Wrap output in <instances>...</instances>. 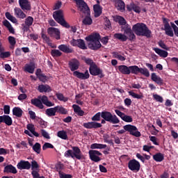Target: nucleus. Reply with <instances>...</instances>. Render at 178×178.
<instances>
[{
	"instance_id": "a878e982",
	"label": "nucleus",
	"mask_w": 178,
	"mask_h": 178,
	"mask_svg": "<svg viewBox=\"0 0 178 178\" xmlns=\"http://www.w3.org/2000/svg\"><path fill=\"white\" fill-rule=\"evenodd\" d=\"M151 79L152 81H154V83L158 84V86H163V79H162V78L156 75V73H152Z\"/></svg>"
},
{
	"instance_id": "72a5a7b5",
	"label": "nucleus",
	"mask_w": 178,
	"mask_h": 178,
	"mask_svg": "<svg viewBox=\"0 0 178 178\" xmlns=\"http://www.w3.org/2000/svg\"><path fill=\"white\" fill-rule=\"evenodd\" d=\"M13 115L17 118H22L23 116V110L20 107H14L13 108Z\"/></svg>"
},
{
	"instance_id": "f03ea898",
	"label": "nucleus",
	"mask_w": 178,
	"mask_h": 178,
	"mask_svg": "<svg viewBox=\"0 0 178 178\" xmlns=\"http://www.w3.org/2000/svg\"><path fill=\"white\" fill-rule=\"evenodd\" d=\"M118 70L122 74H143L145 77H149V71L147 67H139L137 65H131L127 67V65H120L118 66Z\"/></svg>"
},
{
	"instance_id": "6e6d98bb",
	"label": "nucleus",
	"mask_w": 178,
	"mask_h": 178,
	"mask_svg": "<svg viewBox=\"0 0 178 178\" xmlns=\"http://www.w3.org/2000/svg\"><path fill=\"white\" fill-rule=\"evenodd\" d=\"M8 42L10 44L11 47H15V45H16V39L13 36H9Z\"/></svg>"
},
{
	"instance_id": "4468645a",
	"label": "nucleus",
	"mask_w": 178,
	"mask_h": 178,
	"mask_svg": "<svg viewBox=\"0 0 178 178\" xmlns=\"http://www.w3.org/2000/svg\"><path fill=\"white\" fill-rule=\"evenodd\" d=\"M47 34H49L51 38H55L56 40H59L60 38V31H59L57 28H48Z\"/></svg>"
},
{
	"instance_id": "ea45409f",
	"label": "nucleus",
	"mask_w": 178,
	"mask_h": 178,
	"mask_svg": "<svg viewBox=\"0 0 178 178\" xmlns=\"http://www.w3.org/2000/svg\"><path fill=\"white\" fill-rule=\"evenodd\" d=\"M57 136L62 140H67V134L66 133V131H59L57 133Z\"/></svg>"
},
{
	"instance_id": "e2e57ef3",
	"label": "nucleus",
	"mask_w": 178,
	"mask_h": 178,
	"mask_svg": "<svg viewBox=\"0 0 178 178\" xmlns=\"http://www.w3.org/2000/svg\"><path fill=\"white\" fill-rule=\"evenodd\" d=\"M31 167L33 170V169H38V168H40V165H38V163H37L35 160H33L31 161Z\"/></svg>"
},
{
	"instance_id": "c85d7f7f",
	"label": "nucleus",
	"mask_w": 178,
	"mask_h": 178,
	"mask_svg": "<svg viewBox=\"0 0 178 178\" xmlns=\"http://www.w3.org/2000/svg\"><path fill=\"white\" fill-rule=\"evenodd\" d=\"M93 10L95 12V17H99L102 15V7L99 4L94 5Z\"/></svg>"
},
{
	"instance_id": "5fc2aeb1",
	"label": "nucleus",
	"mask_w": 178,
	"mask_h": 178,
	"mask_svg": "<svg viewBox=\"0 0 178 178\" xmlns=\"http://www.w3.org/2000/svg\"><path fill=\"white\" fill-rule=\"evenodd\" d=\"M153 98L155 99V101H156V102H163V97L159 95H154Z\"/></svg>"
},
{
	"instance_id": "f3484780",
	"label": "nucleus",
	"mask_w": 178,
	"mask_h": 178,
	"mask_svg": "<svg viewBox=\"0 0 178 178\" xmlns=\"http://www.w3.org/2000/svg\"><path fill=\"white\" fill-rule=\"evenodd\" d=\"M1 123H5L6 126H12L13 124V120L9 115H0V124Z\"/></svg>"
},
{
	"instance_id": "69168bd1",
	"label": "nucleus",
	"mask_w": 178,
	"mask_h": 178,
	"mask_svg": "<svg viewBox=\"0 0 178 178\" xmlns=\"http://www.w3.org/2000/svg\"><path fill=\"white\" fill-rule=\"evenodd\" d=\"M3 112L5 115H9L10 113V106L5 105L3 106Z\"/></svg>"
},
{
	"instance_id": "e433bc0d",
	"label": "nucleus",
	"mask_w": 178,
	"mask_h": 178,
	"mask_svg": "<svg viewBox=\"0 0 178 178\" xmlns=\"http://www.w3.org/2000/svg\"><path fill=\"white\" fill-rule=\"evenodd\" d=\"M45 114L47 116H49V118H51L52 116H56V108H47L45 111Z\"/></svg>"
},
{
	"instance_id": "20e7f679",
	"label": "nucleus",
	"mask_w": 178,
	"mask_h": 178,
	"mask_svg": "<svg viewBox=\"0 0 178 178\" xmlns=\"http://www.w3.org/2000/svg\"><path fill=\"white\" fill-rule=\"evenodd\" d=\"M132 31L136 34V35L147 37V38H151V34L152 32L148 26L144 23H137L132 26Z\"/></svg>"
},
{
	"instance_id": "c03bdc74",
	"label": "nucleus",
	"mask_w": 178,
	"mask_h": 178,
	"mask_svg": "<svg viewBox=\"0 0 178 178\" xmlns=\"http://www.w3.org/2000/svg\"><path fill=\"white\" fill-rule=\"evenodd\" d=\"M82 60H83V62H85V63H86V65H88L90 66V67H91V66H94V65H95V63H94L92 59L89 58L83 57Z\"/></svg>"
},
{
	"instance_id": "49530a36",
	"label": "nucleus",
	"mask_w": 178,
	"mask_h": 178,
	"mask_svg": "<svg viewBox=\"0 0 178 178\" xmlns=\"http://www.w3.org/2000/svg\"><path fill=\"white\" fill-rule=\"evenodd\" d=\"M33 149L36 154H40L41 152V144L36 143L33 146Z\"/></svg>"
},
{
	"instance_id": "9d476101",
	"label": "nucleus",
	"mask_w": 178,
	"mask_h": 178,
	"mask_svg": "<svg viewBox=\"0 0 178 178\" xmlns=\"http://www.w3.org/2000/svg\"><path fill=\"white\" fill-rule=\"evenodd\" d=\"M90 74L92 76H99L100 79H103L105 75L103 73V71L101 68L98 67L97 64H94L91 67H89Z\"/></svg>"
},
{
	"instance_id": "3c124183",
	"label": "nucleus",
	"mask_w": 178,
	"mask_h": 178,
	"mask_svg": "<svg viewBox=\"0 0 178 178\" xmlns=\"http://www.w3.org/2000/svg\"><path fill=\"white\" fill-rule=\"evenodd\" d=\"M129 95L132 96L133 98H136V99H142L143 98V95H138L136 94V92H133V91H129L128 92Z\"/></svg>"
},
{
	"instance_id": "0eeeda50",
	"label": "nucleus",
	"mask_w": 178,
	"mask_h": 178,
	"mask_svg": "<svg viewBox=\"0 0 178 178\" xmlns=\"http://www.w3.org/2000/svg\"><path fill=\"white\" fill-rule=\"evenodd\" d=\"M102 118L104 119L108 123H112V124H118V123H120V120L116 116V115H113L112 113L106 111H104L102 112Z\"/></svg>"
},
{
	"instance_id": "423d86ee",
	"label": "nucleus",
	"mask_w": 178,
	"mask_h": 178,
	"mask_svg": "<svg viewBox=\"0 0 178 178\" xmlns=\"http://www.w3.org/2000/svg\"><path fill=\"white\" fill-rule=\"evenodd\" d=\"M53 18L63 27H65V29H70V25L67 22H66V20H65V16L62 10L54 11L53 13Z\"/></svg>"
},
{
	"instance_id": "6e6552de",
	"label": "nucleus",
	"mask_w": 178,
	"mask_h": 178,
	"mask_svg": "<svg viewBox=\"0 0 178 178\" xmlns=\"http://www.w3.org/2000/svg\"><path fill=\"white\" fill-rule=\"evenodd\" d=\"M125 131H128L131 136L134 137H141V132L138 131L137 127L132 124H127L123 127Z\"/></svg>"
},
{
	"instance_id": "cd10ccee",
	"label": "nucleus",
	"mask_w": 178,
	"mask_h": 178,
	"mask_svg": "<svg viewBox=\"0 0 178 178\" xmlns=\"http://www.w3.org/2000/svg\"><path fill=\"white\" fill-rule=\"evenodd\" d=\"M31 104L34 105V106H36V108H39V109H44V105L42 104V102L38 98L32 99L31 100Z\"/></svg>"
},
{
	"instance_id": "a18cd8bd",
	"label": "nucleus",
	"mask_w": 178,
	"mask_h": 178,
	"mask_svg": "<svg viewBox=\"0 0 178 178\" xmlns=\"http://www.w3.org/2000/svg\"><path fill=\"white\" fill-rule=\"evenodd\" d=\"M34 22V18H33V17L31 16H29L25 19V24L26 26H29L31 27V26H33V23Z\"/></svg>"
},
{
	"instance_id": "58836bf2",
	"label": "nucleus",
	"mask_w": 178,
	"mask_h": 178,
	"mask_svg": "<svg viewBox=\"0 0 178 178\" xmlns=\"http://www.w3.org/2000/svg\"><path fill=\"white\" fill-rule=\"evenodd\" d=\"M56 111L60 115H67V110L62 106H56Z\"/></svg>"
},
{
	"instance_id": "4c0bfd02",
	"label": "nucleus",
	"mask_w": 178,
	"mask_h": 178,
	"mask_svg": "<svg viewBox=\"0 0 178 178\" xmlns=\"http://www.w3.org/2000/svg\"><path fill=\"white\" fill-rule=\"evenodd\" d=\"M153 159L156 162H162L163 159H165V156H163V154L162 153H157L154 155H153Z\"/></svg>"
},
{
	"instance_id": "a211bd4d",
	"label": "nucleus",
	"mask_w": 178,
	"mask_h": 178,
	"mask_svg": "<svg viewBox=\"0 0 178 178\" xmlns=\"http://www.w3.org/2000/svg\"><path fill=\"white\" fill-rule=\"evenodd\" d=\"M19 5L22 10H31V4L29 0H19Z\"/></svg>"
},
{
	"instance_id": "774afa93",
	"label": "nucleus",
	"mask_w": 178,
	"mask_h": 178,
	"mask_svg": "<svg viewBox=\"0 0 178 178\" xmlns=\"http://www.w3.org/2000/svg\"><path fill=\"white\" fill-rule=\"evenodd\" d=\"M26 129L32 133L34 130H35V128L34 127V124H28L26 125Z\"/></svg>"
},
{
	"instance_id": "7ed1b4c3",
	"label": "nucleus",
	"mask_w": 178,
	"mask_h": 178,
	"mask_svg": "<svg viewBox=\"0 0 178 178\" xmlns=\"http://www.w3.org/2000/svg\"><path fill=\"white\" fill-rule=\"evenodd\" d=\"M68 66L71 72H73V76L77 77V79H80L81 80H87V79H90V73L88 70H86L85 73L80 72L79 71V68L80 67V61L76 58H72L68 62Z\"/></svg>"
},
{
	"instance_id": "4d7b16f0",
	"label": "nucleus",
	"mask_w": 178,
	"mask_h": 178,
	"mask_svg": "<svg viewBox=\"0 0 178 178\" xmlns=\"http://www.w3.org/2000/svg\"><path fill=\"white\" fill-rule=\"evenodd\" d=\"M104 26H106L107 29H112V24H111V21L108 17L104 18Z\"/></svg>"
},
{
	"instance_id": "680f3d73",
	"label": "nucleus",
	"mask_w": 178,
	"mask_h": 178,
	"mask_svg": "<svg viewBox=\"0 0 178 178\" xmlns=\"http://www.w3.org/2000/svg\"><path fill=\"white\" fill-rule=\"evenodd\" d=\"M163 23L164 24V29H169V27H170V25L169 24V19L163 17Z\"/></svg>"
},
{
	"instance_id": "bf43d9fd",
	"label": "nucleus",
	"mask_w": 178,
	"mask_h": 178,
	"mask_svg": "<svg viewBox=\"0 0 178 178\" xmlns=\"http://www.w3.org/2000/svg\"><path fill=\"white\" fill-rule=\"evenodd\" d=\"M47 148H51V149H54V147L52 144L49 143H45L42 146L43 151H45V149H47Z\"/></svg>"
},
{
	"instance_id": "864d4df0",
	"label": "nucleus",
	"mask_w": 178,
	"mask_h": 178,
	"mask_svg": "<svg viewBox=\"0 0 178 178\" xmlns=\"http://www.w3.org/2000/svg\"><path fill=\"white\" fill-rule=\"evenodd\" d=\"M164 30L165 31L166 35H169V37H173L174 33L171 26H170L169 28H165Z\"/></svg>"
},
{
	"instance_id": "dca6fc26",
	"label": "nucleus",
	"mask_w": 178,
	"mask_h": 178,
	"mask_svg": "<svg viewBox=\"0 0 178 178\" xmlns=\"http://www.w3.org/2000/svg\"><path fill=\"white\" fill-rule=\"evenodd\" d=\"M17 168L19 170H29L31 168V163L29 161L21 160L17 164Z\"/></svg>"
},
{
	"instance_id": "f257e3e1",
	"label": "nucleus",
	"mask_w": 178,
	"mask_h": 178,
	"mask_svg": "<svg viewBox=\"0 0 178 178\" xmlns=\"http://www.w3.org/2000/svg\"><path fill=\"white\" fill-rule=\"evenodd\" d=\"M115 22L121 26L120 31L124 33H115L114 38L119 40L122 42H124L128 40L129 41L136 40V35L134 34V32H133L131 26L127 24V21H126L124 17L120 15H117L115 17Z\"/></svg>"
},
{
	"instance_id": "c9c22d12",
	"label": "nucleus",
	"mask_w": 178,
	"mask_h": 178,
	"mask_svg": "<svg viewBox=\"0 0 178 178\" xmlns=\"http://www.w3.org/2000/svg\"><path fill=\"white\" fill-rule=\"evenodd\" d=\"M107 145L101 143H92L90 145L91 149H105Z\"/></svg>"
},
{
	"instance_id": "7c9ffc66",
	"label": "nucleus",
	"mask_w": 178,
	"mask_h": 178,
	"mask_svg": "<svg viewBox=\"0 0 178 178\" xmlns=\"http://www.w3.org/2000/svg\"><path fill=\"white\" fill-rule=\"evenodd\" d=\"M41 37L42 40L45 41L47 44H48L49 47L52 48H56V47L52 46V43H51V39L49 38V37H48V35H47V34H45V33H44V29L42 30Z\"/></svg>"
},
{
	"instance_id": "13d9d810",
	"label": "nucleus",
	"mask_w": 178,
	"mask_h": 178,
	"mask_svg": "<svg viewBox=\"0 0 178 178\" xmlns=\"http://www.w3.org/2000/svg\"><path fill=\"white\" fill-rule=\"evenodd\" d=\"M99 41L103 44V45H107L108 42H109V36H105L102 38H100Z\"/></svg>"
},
{
	"instance_id": "c756f323",
	"label": "nucleus",
	"mask_w": 178,
	"mask_h": 178,
	"mask_svg": "<svg viewBox=\"0 0 178 178\" xmlns=\"http://www.w3.org/2000/svg\"><path fill=\"white\" fill-rule=\"evenodd\" d=\"M38 91L40 92H51L52 91V89L51 88V86L49 85H39Z\"/></svg>"
},
{
	"instance_id": "aec40b11",
	"label": "nucleus",
	"mask_w": 178,
	"mask_h": 178,
	"mask_svg": "<svg viewBox=\"0 0 178 178\" xmlns=\"http://www.w3.org/2000/svg\"><path fill=\"white\" fill-rule=\"evenodd\" d=\"M81 13H83L85 15V18L82 21V23L85 24V26H90L92 24V19L90 17V15H91V11L90 10L89 8V13L88 14L87 13L85 12H81Z\"/></svg>"
},
{
	"instance_id": "bb28decb",
	"label": "nucleus",
	"mask_w": 178,
	"mask_h": 178,
	"mask_svg": "<svg viewBox=\"0 0 178 178\" xmlns=\"http://www.w3.org/2000/svg\"><path fill=\"white\" fill-rule=\"evenodd\" d=\"M3 172L4 173H13V175H16V173H17V170L16 169V167L10 164L4 167Z\"/></svg>"
},
{
	"instance_id": "de8ad7c7",
	"label": "nucleus",
	"mask_w": 178,
	"mask_h": 178,
	"mask_svg": "<svg viewBox=\"0 0 178 178\" xmlns=\"http://www.w3.org/2000/svg\"><path fill=\"white\" fill-rule=\"evenodd\" d=\"M56 95L59 101H63V102H67L69 101V98L65 97L62 93H56Z\"/></svg>"
},
{
	"instance_id": "f704fd0d",
	"label": "nucleus",
	"mask_w": 178,
	"mask_h": 178,
	"mask_svg": "<svg viewBox=\"0 0 178 178\" xmlns=\"http://www.w3.org/2000/svg\"><path fill=\"white\" fill-rule=\"evenodd\" d=\"M41 102L42 104H44V105H46V106H49V107H51V106H55V104L49 102L48 100V97L45 96V95H43L41 98Z\"/></svg>"
},
{
	"instance_id": "f8f14e48",
	"label": "nucleus",
	"mask_w": 178,
	"mask_h": 178,
	"mask_svg": "<svg viewBox=\"0 0 178 178\" xmlns=\"http://www.w3.org/2000/svg\"><path fill=\"white\" fill-rule=\"evenodd\" d=\"M128 168L129 170H131L132 172H139L141 165L140 164V162L134 159L129 161Z\"/></svg>"
},
{
	"instance_id": "37998d69",
	"label": "nucleus",
	"mask_w": 178,
	"mask_h": 178,
	"mask_svg": "<svg viewBox=\"0 0 178 178\" xmlns=\"http://www.w3.org/2000/svg\"><path fill=\"white\" fill-rule=\"evenodd\" d=\"M6 19H8V20L12 22V23H17V19H16V17L10 15V13L9 12L6 13Z\"/></svg>"
},
{
	"instance_id": "603ef678",
	"label": "nucleus",
	"mask_w": 178,
	"mask_h": 178,
	"mask_svg": "<svg viewBox=\"0 0 178 178\" xmlns=\"http://www.w3.org/2000/svg\"><path fill=\"white\" fill-rule=\"evenodd\" d=\"M122 120L126 122L127 123H131V122H133V118H131L130 115H127L124 114Z\"/></svg>"
},
{
	"instance_id": "0e129e2a",
	"label": "nucleus",
	"mask_w": 178,
	"mask_h": 178,
	"mask_svg": "<svg viewBox=\"0 0 178 178\" xmlns=\"http://www.w3.org/2000/svg\"><path fill=\"white\" fill-rule=\"evenodd\" d=\"M41 134L42 137H44V138H47V140H49V138H51V136H49L48 132H47V131H45L44 129H41Z\"/></svg>"
},
{
	"instance_id": "09e8293b",
	"label": "nucleus",
	"mask_w": 178,
	"mask_h": 178,
	"mask_svg": "<svg viewBox=\"0 0 178 178\" xmlns=\"http://www.w3.org/2000/svg\"><path fill=\"white\" fill-rule=\"evenodd\" d=\"M113 55L116 59H118V60H121L122 62L126 60V57L119 54V53L116 51L113 52Z\"/></svg>"
},
{
	"instance_id": "a19ab883",
	"label": "nucleus",
	"mask_w": 178,
	"mask_h": 178,
	"mask_svg": "<svg viewBox=\"0 0 178 178\" xmlns=\"http://www.w3.org/2000/svg\"><path fill=\"white\" fill-rule=\"evenodd\" d=\"M50 54L53 58H59V56H62V52L58 49H52Z\"/></svg>"
},
{
	"instance_id": "39448f33",
	"label": "nucleus",
	"mask_w": 178,
	"mask_h": 178,
	"mask_svg": "<svg viewBox=\"0 0 178 178\" xmlns=\"http://www.w3.org/2000/svg\"><path fill=\"white\" fill-rule=\"evenodd\" d=\"M72 150L68 149L65 152L64 156L65 158H72V159L76 158L79 161H80V159H83V153L81 152L79 147L73 146L72 147Z\"/></svg>"
},
{
	"instance_id": "393cba45",
	"label": "nucleus",
	"mask_w": 178,
	"mask_h": 178,
	"mask_svg": "<svg viewBox=\"0 0 178 178\" xmlns=\"http://www.w3.org/2000/svg\"><path fill=\"white\" fill-rule=\"evenodd\" d=\"M58 49L64 54H73V49L67 44H60L58 47Z\"/></svg>"
},
{
	"instance_id": "473e14b6",
	"label": "nucleus",
	"mask_w": 178,
	"mask_h": 178,
	"mask_svg": "<svg viewBox=\"0 0 178 178\" xmlns=\"http://www.w3.org/2000/svg\"><path fill=\"white\" fill-rule=\"evenodd\" d=\"M153 50L154 51V52H156V54H157V55H159V56H161V58H168V55H169L168 51L162 50L159 48H154Z\"/></svg>"
},
{
	"instance_id": "412c9836",
	"label": "nucleus",
	"mask_w": 178,
	"mask_h": 178,
	"mask_svg": "<svg viewBox=\"0 0 178 178\" xmlns=\"http://www.w3.org/2000/svg\"><path fill=\"white\" fill-rule=\"evenodd\" d=\"M86 41H89L90 42L99 41V40H101V35H99V33H92L86 37Z\"/></svg>"
},
{
	"instance_id": "2f4dec72",
	"label": "nucleus",
	"mask_w": 178,
	"mask_h": 178,
	"mask_svg": "<svg viewBox=\"0 0 178 178\" xmlns=\"http://www.w3.org/2000/svg\"><path fill=\"white\" fill-rule=\"evenodd\" d=\"M72 108L74 112L78 115V116H84V111L81 110V107L77 104H73Z\"/></svg>"
},
{
	"instance_id": "1a4fd4ad",
	"label": "nucleus",
	"mask_w": 178,
	"mask_h": 178,
	"mask_svg": "<svg viewBox=\"0 0 178 178\" xmlns=\"http://www.w3.org/2000/svg\"><path fill=\"white\" fill-rule=\"evenodd\" d=\"M106 123V120L102 119L101 121V123L97 122H84L83 124V127H85V129H101L102 127V124H105Z\"/></svg>"
},
{
	"instance_id": "8fccbe9b",
	"label": "nucleus",
	"mask_w": 178,
	"mask_h": 178,
	"mask_svg": "<svg viewBox=\"0 0 178 178\" xmlns=\"http://www.w3.org/2000/svg\"><path fill=\"white\" fill-rule=\"evenodd\" d=\"M35 75L39 77L40 80L42 81L45 80V79H47V76L42 74H41V69L38 68L37 69L36 72H35Z\"/></svg>"
},
{
	"instance_id": "b1692460",
	"label": "nucleus",
	"mask_w": 178,
	"mask_h": 178,
	"mask_svg": "<svg viewBox=\"0 0 178 178\" xmlns=\"http://www.w3.org/2000/svg\"><path fill=\"white\" fill-rule=\"evenodd\" d=\"M14 13L18 19H26V14L20 9V8L15 7L14 8Z\"/></svg>"
},
{
	"instance_id": "338daca9",
	"label": "nucleus",
	"mask_w": 178,
	"mask_h": 178,
	"mask_svg": "<svg viewBox=\"0 0 178 178\" xmlns=\"http://www.w3.org/2000/svg\"><path fill=\"white\" fill-rule=\"evenodd\" d=\"M159 45L163 49H165V51H169V47H168V46L165 45V44L163 42V41H162V40L159 41Z\"/></svg>"
},
{
	"instance_id": "2eb2a0df",
	"label": "nucleus",
	"mask_w": 178,
	"mask_h": 178,
	"mask_svg": "<svg viewBox=\"0 0 178 178\" xmlns=\"http://www.w3.org/2000/svg\"><path fill=\"white\" fill-rule=\"evenodd\" d=\"M70 44L72 47H78L80 49H87L86 42H84L83 39H72V40L70 41Z\"/></svg>"
},
{
	"instance_id": "9b49d317",
	"label": "nucleus",
	"mask_w": 178,
	"mask_h": 178,
	"mask_svg": "<svg viewBox=\"0 0 178 178\" xmlns=\"http://www.w3.org/2000/svg\"><path fill=\"white\" fill-rule=\"evenodd\" d=\"M89 158L92 162H100L101 159L99 156H102V153L98 150L91 149L88 152Z\"/></svg>"
},
{
	"instance_id": "052dcab7",
	"label": "nucleus",
	"mask_w": 178,
	"mask_h": 178,
	"mask_svg": "<svg viewBox=\"0 0 178 178\" xmlns=\"http://www.w3.org/2000/svg\"><path fill=\"white\" fill-rule=\"evenodd\" d=\"M58 175L60 178H72V175L64 174L63 172H62V171H59Z\"/></svg>"
},
{
	"instance_id": "6ab92c4d",
	"label": "nucleus",
	"mask_w": 178,
	"mask_h": 178,
	"mask_svg": "<svg viewBox=\"0 0 178 178\" xmlns=\"http://www.w3.org/2000/svg\"><path fill=\"white\" fill-rule=\"evenodd\" d=\"M88 47L89 49L98 51V49L102 47V44H101V42H99V40H97L96 42H89Z\"/></svg>"
},
{
	"instance_id": "ddd939ff",
	"label": "nucleus",
	"mask_w": 178,
	"mask_h": 178,
	"mask_svg": "<svg viewBox=\"0 0 178 178\" xmlns=\"http://www.w3.org/2000/svg\"><path fill=\"white\" fill-rule=\"evenodd\" d=\"M76 2L78 10L80 12H84L85 13H90V8L83 0H74Z\"/></svg>"
},
{
	"instance_id": "5701e85b",
	"label": "nucleus",
	"mask_w": 178,
	"mask_h": 178,
	"mask_svg": "<svg viewBox=\"0 0 178 178\" xmlns=\"http://www.w3.org/2000/svg\"><path fill=\"white\" fill-rule=\"evenodd\" d=\"M34 70H35V63L34 62H31L29 64H26L24 66V72H27L31 74L34 73Z\"/></svg>"
},
{
	"instance_id": "79ce46f5",
	"label": "nucleus",
	"mask_w": 178,
	"mask_h": 178,
	"mask_svg": "<svg viewBox=\"0 0 178 178\" xmlns=\"http://www.w3.org/2000/svg\"><path fill=\"white\" fill-rule=\"evenodd\" d=\"M101 118H102V112H98L92 117L91 120H92V122H99Z\"/></svg>"
},
{
	"instance_id": "4be33fe9",
	"label": "nucleus",
	"mask_w": 178,
	"mask_h": 178,
	"mask_svg": "<svg viewBox=\"0 0 178 178\" xmlns=\"http://www.w3.org/2000/svg\"><path fill=\"white\" fill-rule=\"evenodd\" d=\"M115 8H117L118 10H120V12H124V8L126 5L124 4V1L122 0H113Z\"/></svg>"
}]
</instances>
